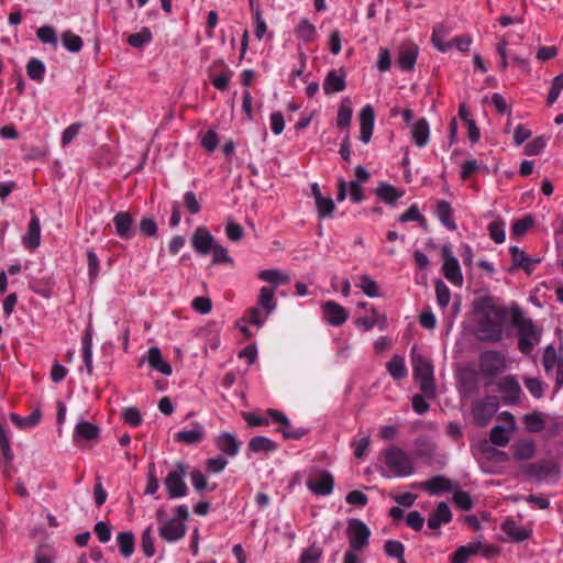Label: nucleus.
Wrapping results in <instances>:
<instances>
[{
  "instance_id": "1",
  "label": "nucleus",
  "mask_w": 563,
  "mask_h": 563,
  "mask_svg": "<svg viewBox=\"0 0 563 563\" xmlns=\"http://www.w3.org/2000/svg\"><path fill=\"white\" fill-rule=\"evenodd\" d=\"M473 309L477 316L476 335L478 339L488 342H498L504 334L506 322V310L496 305L490 296L477 298L473 303Z\"/></svg>"
},
{
  "instance_id": "2",
  "label": "nucleus",
  "mask_w": 563,
  "mask_h": 563,
  "mask_svg": "<svg viewBox=\"0 0 563 563\" xmlns=\"http://www.w3.org/2000/svg\"><path fill=\"white\" fill-rule=\"evenodd\" d=\"M242 417L249 427H263L271 423L278 424L277 431L282 432L285 439L298 440L306 433L301 429H292L289 419L276 409H268L263 412H243Z\"/></svg>"
},
{
  "instance_id": "3",
  "label": "nucleus",
  "mask_w": 563,
  "mask_h": 563,
  "mask_svg": "<svg viewBox=\"0 0 563 563\" xmlns=\"http://www.w3.org/2000/svg\"><path fill=\"white\" fill-rule=\"evenodd\" d=\"M380 470L386 477H406L413 473V462L406 451L389 446L380 453Z\"/></svg>"
},
{
  "instance_id": "4",
  "label": "nucleus",
  "mask_w": 563,
  "mask_h": 563,
  "mask_svg": "<svg viewBox=\"0 0 563 563\" xmlns=\"http://www.w3.org/2000/svg\"><path fill=\"white\" fill-rule=\"evenodd\" d=\"M411 364L413 378L419 384L422 393L432 398L435 393L434 368L431 361L422 355L417 346L411 349Z\"/></svg>"
},
{
  "instance_id": "5",
  "label": "nucleus",
  "mask_w": 563,
  "mask_h": 563,
  "mask_svg": "<svg viewBox=\"0 0 563 563\" xmlns=\"http://www.w3.org/2000/svg\"><path fill=\"white\" fill-rule=\"evenodd\" d=\"M188 467L183 462H177L167 473L164 485L170 499L183 498L188 494L185 482Z\"/></svg>"
},
{
  "instance_id": "6",
  "label": "nucleus",
  "mask_w": 563,
  "mask_h": 563,
  "mask_svg": "<svg viewBox=\"0 0 563 563\" xmlns=\"http://www.w3.org/2000/svg\"><path fill=\"white\" fill-rule=\"evenodd\" d=\"M306 485L317 496H329L333 492L334 477L329 471L314 467L309 472Z\"/></svg>"
},
{
  "instance_id": "7",
  "label": "nucleus",
  "mask_w": 563,
  "mask_h": 563,
  "mask_svg": "<svg viewBox=\"0 0 563 563\" xmlns=\"http://www.w3.org/2000/svg\"><path fill=\"white\" fill-rule=\"evenodd\" d=\"M346 534L350 543V551H362L368 545L371 530L360 519H350L347 522Z\"/></svg>"
},
{
  "instance_id": "8",
  "label": "nucleus",
  "mask_w": 563,
  "mask_h": 563,
  "mask_svg": "<svg viewBox=\"0 0 563 563\" xmlns=\"http://www.w3.org/2000/svg\"><path fill=\"white\" fill-rule=\"evenodd\" d=\"M441 256L443 258L442 273L444 277L456 287H462L464 277L457 258L454 256L449 245H443L441 249Z\"/></svg>"
},
{
  "instance_id": "9",
  "label": "nucleus",
  "mask_w": 563,
  "mask_h": 563,
  "mask_svg": "<svg viewBox=\"0 0 563 563\" xmlns=\"http://www.w3.org/2000/svg\"><path fill=\"white\" fill-rule=\"evenodd\" d=\"M519 350L529 354L536 344L540 342L541 332L530 319H522L518 322Z\"/></svg>"
},
{
  "instance_id": "10",
  "label": "nucleus",
  "mask_w": 563,
  "mask_h": 563,
  "mask_svg": "<svg viewBox=\"0 0 563 563\" xmlns=\"http://www.w3.org/2000/svg\"><path fill=\"white\" fill-rule=\"evenodd\" d=\"M498 398L488 396L474 402L472 413L475 422L479 426H486L498 409Z\"/></svg>"
},
{
  "instance_id": "11",
  "label": "nucleus",
  "mask_w": 563,
  "mask_h": 563,
  "mask_svg": "<svg viewBox=\"0 0 563 563\" xmlns=\"http://www.w3.org/2000/svg\"><path fill=\"white\" fill-rule=\"evenodd\" d=\"M320 308L323 320L332 327L342 325L349 318V311L333 300L323 301Z\"/></svg>"
},
{
  "instance_id": "12",
  "label": "nucleus",
  "mask_w": 563,
  "mask_h": 563,
  "mask_svg": "<svg viewBox=\"0 0 563 563\" xmlns=\"http://www.w3.org/2000/svg\"><path fill=\"white\" fill-rule=\"evenodd\" d=\"M506 361L501 353L495 351H486L481 355L479 368L484 375L495 376L504 372Z\"/></svg>"
},
{
  "instance_id": "13",
  "label": "nucleus",
  "mask_w": 563,
  "mask_h": 563,
  "mask_svg": "<svg viewBox=\"0 0 563 563\" xmlns=\"http://www.w3.org/2000/svg\"><path fill=\"white\" fill-rule=\"evenodd\" d=\"M265 323V316L258 308L249 309L245 314L236 322L238 329L244 334L246 339H251L254 332L251 325L260 329Z\"/></svg>"
},
{
  "instance_id": "14",
  "label": "nucleus",
  "mask_w": 563,
  "mask_h": 563,
  "mask_svg": "<svg viewBox=\"0 0 563 563\" xmlns=\"http://www.w3.org/2000/svg\"><path fill=\"white\" fill-rule=\"evenodd\" d=\"M187 527L178 519H169L162 522L158 533L167 542H176L185 537Z\"/></svg>"
},
{
  "instance_id": "15",
  "label": "nucleus",
  "mask_w": 563,
  "mask_h": 563,
  "mask_svg": "<svg viewBox=\"0 0 563 563\" xmlns=\"http://www.w3.org/2000/svg\"><path fill=\"white\" fill-rule=\"evenodd\" d=\"M311 194L314 199L318 217L320 219L332 218L336 209L333 199L331 197L323 196L317 183L311 185Z\"/></svg>"
},
{
  "instance_id": "16",
  "label": "nucleus",
  "mask_w": 563,
  "mask_h": 563,
  "mask_svg": "<svg viewBox=\"0 0 563 563\" xmlns=\"http://www.w3.org/2000/svg\"><path fill=\"white\" fill-rule=\"evenodd\" d=\"M350 195L351 200L360 203L364 200V190L358 181H345L343 178L338 179V201H343Z\"/></svg>"
},
{
  "instance_id": "17",
  "label": "nucleus",
  "mask_w": 563,
  "mask_h": 563,
  "mask_svg": "<svg viewBox=\"0 0 563 563\" xmlns=\"http://www.w3.org/2000/svg\"><path fill=\"white\" fill-rule=\"evenodd\" d=\"M498 391L506 404H514L520 398L522 390L516 377L506 376L498 383Z\"/></svg>"
},
{
  "instance_id": "18",
  "label": "nucleus",
  "mask_w": 563,
  "mask_h": 563,
  "mask_svg": "<svg viewBox=\"0 0 563 563\" xmlns=\"http://www.w3.org/2000/svg\"><path fill=\"white\" fill-rule=\"evenodd\" d=\"M115 234L122 240H131L134 236V220L129 212L121 211L112 219Z\"/></svg>"
},
{
  "instance_id": "19",
  "label": "nucleus",
  "mask_w": 563,
  "mask_h": 563,
  "mask_svg": "<svg viewBox=\"0 0 563 563\" xmlns=\"http://www.w3.org/2000/svg\"><path fill=\"white\" fill-rule=\"evenodd\" d=\"M191 243L196 252L207 255L211 252V249H213L216 241L206 228L199 227L192 235Z\"/></svg>"
},
{
  "instance_id": "20",
  "label": "nucleus",
  "mask_w": 563,
  "mask_h": 563,
  "mask_svg": "<svg viewBox=\"0 0 563 563\" xmlns=\"http://www.w3.org/2000/svg\"><path fill=\"white\" fill-rule=\"evenodd\" d=\"M345 71L343 69L330 70L323 80V91L325 95H332L345 89Z\"/></svg>"
},
{
  "instance_id": "21",
  "label": "nucleus",
  "mask_w": 563,
  "mask_h": 563,
  "mask_svg": "<svg viewBox=\"0 0 563 563\" xmlns=\"http://www.w3.org/2000/svg\"><path fill=\"white\" fill-rule=\"evenodd\" d=\"M205 439V428L200 422H194L190 429H184L175 434L177 442L194 445L200 443Z\"/></svg>"
},
{
  "instance_id": "22",
  "label": "nucleus",
  "mask_w": 563,
  "mask_h": 563,
  "mask_svg": "<svg viewBox=\"0 0 563 563\" xmlns=\"http://www.w3.org/2000/svg\"><path fill=\"white\" fill-rule=\"evenodd\" d=\"M360 139L361 141H369L373 134L375 113L371 104H366L360 112Z\"/></svg>"
},
{
  "instance_id": "23",
  "label": "nucleus",
  "mask_w": 563,
  "mask_h": 563,
  "mask_svg": "<svg viewBox=\"0 0 563 563\" xmlns=\"http://www.w3.org/2000/svg\"><path fill=\"white\" fill-rule=\"evenodd\" d=\"M146 361L148 365L165 376L173 373L172 365L163 357L161 350L156 346L150 347L147 351Z\"/></svg>"
},
{
  "instance_id": "24",
  "label": "nucleus",
  "mask_w": 563,
  "mask_h": 563,
  "mask_svg": "<svg viewBox=\"0 0 563 563\" xmlns=\"http://www.w3.org/2000/svg\"><path fill=\"white\" fill-rule=\"evenodd\" d=\"M501 530L514 541L521 542L531 536V529L521 526L514 519H506L501 523Z\"/></svg>"
},
{
  "instance_id": "25",
  "label": "nucleus",
  "mask_w": 563,
  "mask_h": 563,
  "mask_svg": "<svg viewBox=\"0 0 563 563\" xmlns=\"http://www.w3.org/2000/svg\"><path fill=\"white\" fill-rule=\"evenodd\" d=\"M23 244L25 247L30 250H35L40 246L41 243V223L40 219L36 216H32L31 221L27 227V232L23 236Z\"/></svg>"
},
{
  "instance_id": "26",
  "label": "nucleus",
  "mask_w": 563,
  "mask_h": 563,
  "mask_svg": "<svg viewBox=\"0 0 563 563\" xmlns=\"http://www.w3.org/2000/svg\"><path fill=\"white\" fill-rule=\"evenodd\" d=\"M217 448L229 456H235L240 450V442L230 432H222L216 438Z\"/></svg>"
},
{
  "instance_id": "27",
  "label": "nucleus",
  "mask_w": 563,
  "mask_h": 563,
  "mask_svg": "<svg viewBox=\"0 0 563 563\" xmlns=\"http://www.w3.org/2000/svg\"><path fill=\"white\" fill-rule=\"evenodd\" d=\"M258 309L262 311L263 316H265V320L267 317L275 310L276 300H275V289L273 287H262L258 295Z\"/></svg>"
},
{
  "instance_id": "28",
  "label": "nucleus",
  "mask_w": 563,
  "mask_h": 563,
  "mask_svg": "<svg viewBox=\"0 0 563 563\" xmlns=\"http://www.w3.org/2000/svg\"><path fill=\"white\" fill-rule=\"evenodd\" d=\"M452 519L450 507L445 503H440L437 509L430 515L428 519V527L430 529H438L441 525L449 523Z\"/></svg>"
},
{
  "instance_id": "29",
  "label": "nucleus",
  "mask_w": 563,
  "mask_h": 563,
  "mask_svg": "<svg viewBox=\"0 0 563 563\" xmlns=\"http://www.w3.org/2000/svg\"><path fill=\"white\" fill-rule=\"evenodd\" d=\"M386 371L395 380H400V379L406 378L408 375V368L406 365L405 357L402 355H398V354L394 355L386 363Z\"/></svg>"
},
{
  "instance_id": "30",
  "label": "nucleus",
  "mask_w": 563,
  "mask_h": 563,
  "mask_svg": "<svg viewBox=\"0 0 563 563\" xmlns=\"http://www.w3.org/2000/svg\"><path fill=\"white\" fill-rule=\"evenodd\" d=\"M257 276L261 280L274 286L286 285L290 282L288 274L276 268L261 271Z\"/></svg>"
},
{
  "instance_id": "31",
  "label": "nucleus",
  "mask_w": 563,
  "mask_h": 563,
  "mask_svg": "<svg viewBox=\"0 0 563 563\" xmlns=\"http://www.w3.org/2000/svg\"><path fill=\"white\" fill-rule=\"evenodd\" d=\"M11 421L20 429L26 430L34 428L41 422L42 412L38 408H36L31 415L27 417H20L16 413L10 415Z\"/></svg>"
},
{
  "instance_id": "32",
  "label": "nucleus",
  "mask_w": 563,
  "mask_h": 563,
  "mask_svg": "<svg viewBox=\"0 0 563 563\" xmlns=\"http://www.w3.org/2000/svg\"><path fill=\"white\" fill-rule=\"evenodd\" d=\"M435 214L441 223L449 230H456V224L452 218V208L446 200H440L437 203Z\"/></svg>"
},
{
  "instance_id": "33",
  "label": "nucleus",
  "mask_w": 563,
  "mask_h": 563,
  "mask_svg": "<svg viewBox=\"0 0 563 563\" xmlns=\"http://www.w3.org/2000/svg\"><path fill=\"white\" fill-rule=\"evenodd\" d=\"M418 486L428 492L430 495H438L441 492L450 490L451 482L444 477L435 476L430 481L420 483Z\"/></svg>"
},
{
  "instance_id": "34",
  "label": "nucleus",
  "mask_w": 563,
  "mask_h": 563,
  "mask_svg": "<svg viewBox=\"0 0 563 563\" xmlns=\"http://www.w3.org/2000/svg\"><path fill=\"white\" fill-rule=\"evenodd\" d=\"M376 194L383 201L391 205L400 199L405 195V191L389 184L382 183L378 185Z\"/></svg>"
},
{
  "instance_id": "35",
  "label": "nucleus",
  "mask_w": 563,
  "mask_h": 563,
  "mask_svg": "<svg viewBox=\"0 0 563 563\" xmlns=\"http://www.w3.org/2000/svg\"><path fill=\"white\" fill-rule=\"evenodd\" d=\"M357 324L363 327L365 330H371L374 327H378L380 330L386 329L387 318L385 314H380L374 308L371 310V316L360 318Z\"/></svg>"
},
{
  "instance_id": "36",
  "label": "nucleus",
  "mask_w": 563,
  "mask_h": 563,
  "mask_svg": "<svg viewBox=\"0 0 563 563\" xmlns=\"http://www.w3.org/2000/svg\"><path fill=\"white\" fill-rule=\"evenodd\" d=\"M277 444L266 437H254L249 442V450L254 453H271L276 451Z\"/></svg>"
},
{
  "instance_id": "37",
  "label": "nucleus",
  "mask_w": 563,
  "mask_h": 563,
  "mask_svg": "<svg viewBox=\"0 0 563 563\" xmlns=\"http://www.w3.org/2000/svg\"><path fill=\"white\" fill-rule=\"evenodd\" d=\"M295 34L300 41L310 43L314 41L317 30L308 19H301L295 29Z\"/></svg>"
},
{
  "instance_id": "38",
  "label": "nucleus",
  "mask_w": 563,
  "mask_h": 563,
  "mask_svg": "<svg viewBox=\"0 0 563 563\" xmlns=\"http://www.w3.org/2000/svg\"><path fill=\"white\" fill-rule=\"evenodd\" d=\"M356 286L369 298L380 297L382 292L376 280L371 276L363 274L358 277Z\"/></svg>"
},
{
  "instance_id": "39",
  "label": "nucleus",
  "mask_w": 563,
  "mask_h": 563,
  "mask_svg": "<svg viewBox=\"0 0 563 563\" xmlns=\"http://www.w3.org/2000/svg\"><path fill=\"white\" fill-rule=\"evenodd\" d=\"M117 543L120 553L124 558H130L134 552L135 539L131 531L119 532L117 536Z\"/></svg>"
},
{
  "instance_id": "40",
  "label": "nucleus",
  "mask_w": 563,
  "mask_h": 563,
  "mask_svg": "<svg viewBox=\"0 0 563 563\" xmlns=\"http://www.w3.org/2000/svg\"><path fill=\"white\" fill-rule=\"evenodd\" d=\"M523 423L529 432H540L545 428V415L542 412H531L523 416Z\"/></svg>"
},
{
  "instance_id": "41",
  "label": "nucleus",
  "mask_w": 563,
  "mask_h": 563,
  "mask_svg": "<svg viewBox=\"0 0 563 563\" xmlns=\"http://www.w3.org/2000/svg\"><path fill=\"white\" fill-rule=\"evenodd\" d=\"M509 252L512 256V263L515 267H520L526 269L527 272H530L534 264L538 263V261H533L518 246H511L509 249Z\"/></svg>"
},
{
  "instance_id": "42",
  "label": "nucleus",
  "mask_w": 563,
  "mask_h": 563,
  "mask_svg": "<svg viewBox=\"0 0 563 563\" xmlns=\"http://www.w3.org/2000/svg\"><path fill=\"white\" fill-rule=\"evenodd\" d=\"M536 451L534 443L530 440H520L512 445L514 456L517 460H529Z\"/></svg>"
},
{
  "instance_id": "43",
  "label": "nucleus",
  "mask_w": 563,
  "mask_h": 563,
  "mask_svg": "<svg viewBox=\"0 0 563 563\" xmlns=\"http://www.w3.org/2000/svg\"><path fill=\"white\" fill-rule=\"evenodd\" d=\"M45 71H46V67H45L44 63L42 60H40L38 58L33 57L26 64L27 76L36 82L43 81Z\"/></svg>"
},
{
  "instance_id": "44",
  "label": "nucleus",
  "mask_w": 563,
  "mask_h": 563,
  "mask_svg": "<svg viewBox=\"0 0 563 563\" xmlns=\"http://www.w3.org/2000/svg\"><path fill=\"white\" fill-rule=\"evenodd\" d=\"M100 433L99 428L88 421H81L76 426L75 437L85 440H96Z\"/></svg>"
},
{
  "instance_id": "45",
  "label": "nucleus",
  "mask_w": 563,
  "mask_h": 563,
  "mask_svg": "<svg viewBox=\"0 0 563 563\" xmlns=\"http://www.w3.org/2000/svg\"><path fill=\"white\" fill-rule=\"evenodd\" d=\"M353 115V108L350 99L345 98L341 101L339 110H338V125L340 128H345L351 123Z\"/></svg>"
},
{
  "instance_id": "46",
  "label": "nucleus",
  "mask_w": 563,
  "mask_h": 563,
  "mask_svg": "<svg viewBox=\"0 0 563 563\" xmlns=\"http://www.w3.org/2000/svg\"><path fill=\"white\" fill-rule=\"evenodd\" d=\"M434 288L439 307L442 309L446 308L451 301L450 288L444 284L442 279H437L434 282Z\"/></svg>"
},
{
  "instance_id": "47",
  "label": "nucleus",
  "mask_w": 563,
  "mask_h": 563,
  "mask_svg": "<svg viewBox=\"0 0 563 563\" xmlns=\"http://www.w3.org/2000/svg\"><path fill=\"white\" fill-rule=\"evenodd\" d=\"M82 360L89 375L92 374L93 364H92V339L90 332H87L85 338L82 339Z\"/></svg>"
},
{
  "instance_id": "48",
  "label": "nucleus",
  "mask_w": 563,
  "mask_h": 563,
  "mask_svg": "<svg viewBox=\"0 0 563 563\" xmlns=\"http://www.w3.org/2000/svg\"><path fill=\"white\" fill-rule=\"evenodd\" d=\"M62 43L64 47L71 52L77 53L82 47V40L79 35L73 33L71 31H66L62 35Z\"/></svg>"
},
{
  "instance_id": "49",
  "label": "nucleus",
  "mask_w": 563,
  "mask_h": 563,
  "mask_svg": "<svg viewBox=\"0 0 563 563\" xmlns=\"http://www.w3.org/2000/svg\"><path fill=\"white\" fill-rule=\"evenodd\" d=\"M446 31L443 26H437L432 33L433 45L442 53L448 52L452 47V43L445 41Z\"/></svg>"
},
{
  "instance_id": "50",
  "label": "nucleus",
  "mask_w": 563,
  "mask_h": 563,
  "mask_svg": "<svg viewBox=\"0 0 563 563\" xmlns=\"http://www.w3.org/2000/svg\"><path fill=\"white\" fill-rule=\"evenodd\" d=\"M510 432L506 427L495 426L490 431V441L498 446H505L510 440Z\"/></svg>"
},
{
  "instance_id": "51",
  "label": "nucleus",
  "mask_w": 563,
  "mask_h": 563,
  "mask_svg": "<svg viewBox=\"0 0 563 563\" xmlns=\"http://www.w3.org/2000/svg\"><path fill=\"white\" fill-rule=\"evenodd\" d=\"M0 450L7 461L12 460L13 454L10 446V432L2 423H0Z\"/></svg>"
},
{
  "instance_id": "52",
  "label": "nucleus",
  "mask_w": 563,
  "mask_h": 563,
  "mask_svg": "<svg viewBox=\"0 0 563 563\" xmlns=\"http://www.w3.org/2000/svg\"><path fill=\"white\" fill-rule=\"evenodd\" d=\"M141 545L144 554L152 558L155 554L154 539L152 536V527H147L141 537Z\"/></svg>"
},
{
  "instance_id": "53",
  "label": "nucleus",
  "mask_w": 563,
  "mask_h": 563,
  "mask_svg": "<svg viewBox=\"0 0 563 563\" xmlns=\"http://www.w3.org/2000/svg\"><path fill=\"white\" fill-rule=\"evenodd\" d=\"M152 40V33L148 29H143L137 33H133L129 36L128 43L133 47H141L144 44L150 43Z\"/></svg>"
},
{
  "instance_id": "54",
  "label": "nucleus",
  "mask_w": 563,
  "mask_h": 563,
  "mask_svg": "<svg viewBox=\"0 0 563 563\" xmlns=\"http://www.w3.org/2000/svg\"><path fill=\"white\" fill-rule=\"evenodd\" d=\"M417 59V52L415 49H406L400 53L398 65L402 70H410L413 68Z\"/></svg>"
},
{
  "instance_id": "55",
  "label": "nucleus",
  "mask_w": 563,
  "mask_h": 563,
  "mask_svg": "<svg viewBox=\"0 0 563 563\" xmlns=\"http://www.w3.org/2000/svg\"><path fill=\"white\" fill-rule=\"evenodd\" d=\"M562 363L558 360L555 349L552 346L547 347L543 354V366L547 373L561 366Z\"/></svg>"
},
{
  "instance_id": "56",
  "label": "nucleus",
  "mask_w": 563,
  "mask_h": 563,
  "mask_svg": "<svg viewBox=\"0 0 563 563\" xmlns=\"http://www.w3.org/2000/svg\"><path fill=\"white\" fill-rule=\"evenodd\" d=\"M321 555V549L316 545H311L302 551L299 563H319Z\"/></svg>"
},
{
  "instance_id": "57",
  "label": "nucleus",
  "mask_w": 563,
  "mask_h": 563,
  "mask_svg": "<svg viewBox=\"0 0 563 563\" xmlns=\"http://www.w3.org/2000/svg\"><path fill=\"white\" fill-rule=\"evenodd\" d=\"M526 387L534 398H541L544 393V384L539 378L525 377Z\"/></svg>"
},
{
  "instance_id": "58",
  "label": "nucleus",
  "mask_w": 563,
  "mask_h": 563,
  "mask_svg": "<svg viewBox=\"0 0 563 563\" xmlns=\"http://www.w3.org/2000/svg\"><path fill=\"white\" fill-rule=\"evenodd\" d=\"M412 136L415 141H428L429 139V124L427 120L420 119L412 126Z\"/></svg>"
},
{
  "instance_id": "59",
  "label": "nucleus",
  "mask_w": 563,
  "mask_h": 563,
  "mask_svg": "<svg viewBox=\"0 0 563 563\" xmlns=\"http://www.w3.org/2000/svg\"><path fill=\"white\" fill-rule=\"evenodd\" d=\"M384 549L388 556L396 558L398 560L404 558L405 547L397 540H387Z\"/></svg>"
},
{
  "instance_id": "60",
  "label": "nucleus",
  "mask_w": 563,
  "mask_h": 563,
  "mask_svg": "<svg viewBox=\"0 0 563 563\" xmlns=\"http://www.w3.org/2000/svg\"><path fill=\"white\" fill-rule=\"evenodd\" d=\"M408 221H416L421 224L426 223V218L420 213V211L416 205H412L408 210H406L399 217V222L405 223Z\"/></svg>"
},
{
  "instance_id": "61",
  "label": "nucleus",
  "mask_w": 563,
  "mask_h": 563,
  "mask_svg": "<svg viewBox=\"0 0 563 563\" xmlns=\"http://www.w3.org/2000/svg\"><path fill=\"white\" fill-rule=\"evenodd\" d=\"M489 236L496 243H503L506 239L505 224L494 221L488 225Z\"/></svg>"
},
{
  "instance_id": "62",
  "label": "nucleus",
  "mask_w": 563,
  "mask_h": 563,
  "mask_svg": "<svg viewBox=\"0 0 563 563\" xmlns=\"http://www.w3.org/2000/svg\"><path fill=\"white\" fill-rule=\"evenodd\" d=\"M36 35L42 43L54 44V45L57 43L56 32L52 26H48V25L41 26L37 30Z\"/></svg>"
},
{
  "instance_id": "63",
  "label": "nucleus",
  "mask_w": 563,
  "mask_h": 563,
  "mask_svg": "<svg viewBox=\"0 0 563 563\" xmlns=\"http://www.w3.org/2000/svg\"><path fill=\"white\" fill-rule=\"evenodd\" d=\"M93 531L98 537L99 541L102 543H107L111 539L112 528L109 523L104 521H98L95 525Z\"/></svg>"
},
{
  "instance_id": "64",
  "label": "nucleus",
  "mask_w": 563,
  "mask_h": 563,
  "mask_svg": "<svg viewBox=\"0 0 563 563\" xmlns=\"http://www.w3.org/2000/svg\"><path fill=\"white\" fill-rule=\"evenodd\" d=\"M562 90H563V74L556 76L553 79L552 86H551V89H550V92L548 96V103L553 104L558 100Z\"/></svg>"
}]
</instances>
